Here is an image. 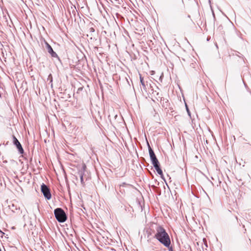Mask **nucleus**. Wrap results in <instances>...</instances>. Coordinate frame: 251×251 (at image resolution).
Instances as JSON below:
<instances>
[{
  "label": "nucleus",
  "mask_w": 251,
  "mask_h": 251,
  "mask_svg": "<svg viewBox=\"0 0 251 251\" xmlns=\"http://www.w3.org/2000/svg\"><path fill=\"white\" fill-rule=\"evenodd\" d=\"M151 161L152 165H153V167L159 165V162L157 158L151 159Z\"/></svg>",
  "instance_id": "nucleus-9"
},
{
  "label": "nucleus",
  "mask_w": 251,
  "mask_h": 251,
  "mask_svg": "<svg viewBox=\"0 0 251 251\" xmlns=\"http://www.w3.org/2000/svg\"><path fill=\"white\" fill-rule=\"evenodd\" d=\"M86 168V165L84 164H83L82 165V166H81V167L79 169V170L77 172V174L80 177L81 183L82 185L84 184V182L83 180V176H84V173L85 172Z\"/></svg>",
  "instance_id": "nucleus-5"
},
{
  "label": "nucleus",
  "mask_w": 251,
  "mask_h": 251,
  "mask_svg": "<svg viewBox=\"0 0 251 251\" xmlns=\"http://www.w3.org/2000/svg\"><path fill=\"white\" fill-rule=\"evenodd\" d=\"M13 143L14 145L17 147L20 153L23 154L24 152V149H23L21 143L15 136H13Z\"/></svg>",
  "instance_id": "nucleus-4"
},
{
  "label": "nucleus",
  "mask_w": 251,
  "mask_h": 251,
  "mask_svg": "<svg viewBox=\"0 0 251 251\" xmlns=\"http://www.w3.org/2000/svg\"><path fill=\"white\" fill-rule=\"evenodd\" d=\"M169 248V251H173L172 247H168Z\"/></svg>",
  "instance_id": "nucleus-14"
},
{
  "label": "nucleus",
  "mask_w": 251,
  "mask_h": 251,
  "mask_svg": "<svg viewBox=\"0 0 251 251\" xmlns=\"http://www.w3.org/2000/svg\"><path fill=\"white\" fill-rule=\"evenodd\" d=\"M154 167L157 173L161 177L165 180V178L163 177V174L162 171L160 167V164L157 166H156Z\"/></svg>",
  "instance_id": "nucleus-7"
},
{
  "label": "nucleus",
  "mask_w": 251,
  "mask_h": 251,
  "mask_svg": "<svg viewBox=\"0 0 251 251\" xmlns=\"http://www.w3.org/2000/svg\"><path fill=\"white\" fill-rule=\"evenodd\" d=\"M186 110H187V113H188V115L189 116H190V111H189V110L187 105H186Z\"/></svg>",
  "instance_id": "nucleus-13"
},
{
  "label": "nucleus",
  "mask_w": 251,
  "mask_h": 251,
  "mask_svg": "<svg viewBox=\"0 0 251 251\" xmlns=\"http://www.w3.org/2000/svg\"><path fill=\"white\" fill-rule=\"evenodd\" d=\"M149 151L150 156L151 160L156 158V155H155L153 151L151 149V147L150 146H149Z\"/></svg>",
  "instance_id": "nucleus-8"
},
{
  "label": "nucleus",
  "mask_w": 251,
  "mask_h": 251,
  "mask_svg": "<svg viewBox=\"0 0 251 251\" xmlns=\"http://www.w3.org/2000/svg\"><path fill=\"white\" fill-rule=\"evenodd\" d=\"M140 82H141V83L142 84V85L143 86V87H145V82L144 81V79L140 75Z\"/></svg>",
  "instance_id": "nucleus-10"
},
{
  "label": "nucleus",
  "mask_w": 251,
  "mask_h": 251,
  "mask_svg": "<svg viewBox=\"0 0 251 251\" xmlns=\"http://www.w3.org/2000/svg\"><path fill=\"white\" fill-rule=\"evenodd\" d=\"M154 237L164 246L169 247L171 244L170 237L163 227L158 226L156 227V232Z\"/></svg>",
  "instance_id": "nucleus-1"
},
{
  "label": "nucleus",
  "mask_w": 251,
  "mask_h": 251,
  "mask_svg": "<svg viewBox=\"0 0 251 251\" xmlns=\"http://www.w3.org/2000/svg\"><path fill=\"white\" fill-rule=\"evenodd\" d=\"M0 232H1L2 234H4V233H3V232H2L0 230Z\"/></svg>",
  "instance_id": "nucleus-16"
},
{
  "label": "nucleus",
  "mask_w": 251,
  "mask_h": 251,
  "mask_svg": "<svg viewBox=\"0 0 251 251\" xmlns=\"http://www.w3.org/2000/svg\"><path fill=\"white\" fill-rule=\"evenodd\" d=\"M156 95L158 96V98H157V100H159L158 99H159L160 101H162V97H161V95L158 92H157Z\"/></svg>",
  "instance_id": "nucleus-11"
},
{
  "label": "nucleus",
  "mask_w": 251,
  "mask_h": 251,
  "mask_svg": "<svg viewBox=\"0 0 251 251\" xmlns=\"http://www.w3.org/2000/svg\"><path fill=\"white\" fill-rule=\"evenodd\" d=\"M126 185V183L124 182L122 184L120 185V186H124Z\"/></svg>",
  "instance_id": "nucleus-15"
},
{
  "label": "nucleus",
  "mask_w": 251,
  "mask_h": 251,
  "mask_svg": "<svg viewBox=\"0 0 251 251\" xmlns=\"http://www.w3.org/2000/svg\"><path fill=\"white\" fill-rule=\"evenodd\" d=\"M54 212L55 217L59 222L63 223L66 220V214L62 208H57L54 210Z\"/></svg>",
  "instance_id": "nucleus-2"
},
{
  "label": "nucleus",
  "mask_w": 251,
  "mask_h": 251,
  "mask_svg": "<svg viewBox=\"0 0 251 251\" xmlns=\"http://www.w3.org/2000/svg\"><path fill=\"white\" fill-rule=\"evenodd\" d=\"M41 192L44 195V197L47 200H50L51 197V195L50 192V189L45 184L43 183L41 185Z\"/></svg>",
  "instance_id": "nucleus-3"
},
{
  "label": "nucleus",
  "mask_w": 251,
  "mask_h": 251,
  "mask_svg": "<svg viewBox=\"0 0 251 251\" xmlns=\"http://www.w3.org/2000/svg\"><path fill=\"white\" fill-rule=\"evenodd\" d=\"M89 30H90V32H94L95 31V29L93 27H91L89 29Z\"/></svg>",
  "instance_id": "nucleus-12"
},
{
  "label": "nucleus",
  "mask_w": 251,
  "mask_h": 251,
  "mask_svg": "<svg viewBox=\"0 0 251 251\" xmlns=\"http://www.w3.org/2000/svg\"><path fill=\"white\" fill-rule=\"evenodd\" d=\"M45 44L46 45L47 50L48 52L50 54L51 56L53 57H58L57 54H56V53L55 52H54L53 50V49L51 48V47L47 42H46Z\"/></svg>",
  "instance_id": "nucleus-6"
}]
</instances>
